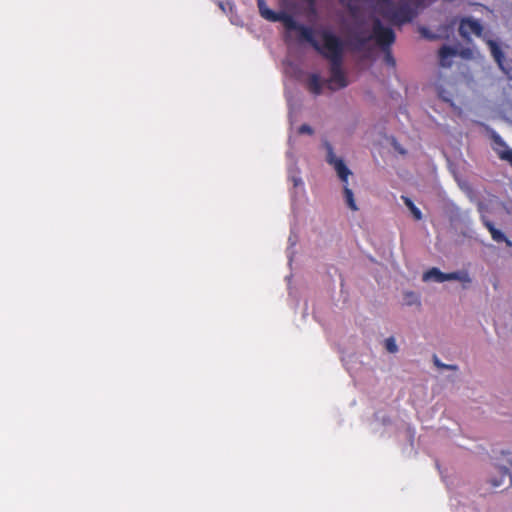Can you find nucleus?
Listing matches in <instances>:
<instances>
[{
	"label": "nucleus",
	"mask_w": 512,
	"mask_h": 512,
	"mask_svg": "<svg viewBox=\"0 0 512 512\" xmlns=\"http://www.w3.org/2000/svg\"><path fill=\"white\" fill-rule=\"evenodd\" d=\"M327 50L321 54L330 62V77L327 80L331 90L342 89L348 86L346 75L343 71L344 42L341 38L330 37L327 39Z\"/></svg>",
	"instance_id": "obj_1"
},
{
	"label": "nucleus",
	"mask_w": 512,
	"mask_h": 512,
	"mask_svg": "<svg viewBox=\"0 0 512 512\" xmlns=\"http://www.w3.org/2000/svg\"><path fill=\"white\" fill-rule=\"evenodd\" d=\"M324 146L327 151L326 161L336 171L339 179L343 183V195L346 205L352 210L357 211L358 206L354 199L353 191L348 187V177L352 174L351 170L346 166L343 159L338 158L333 150L332 145L326 141Z\"/></svg>",
	"instance_id": "obj_2"
},
{
	"label": "nucleus",
	"mask_w": 512,
	"mask_h": 512,
	"mask_svg": "<svg viewBox=\"0 0 512 512\" xmlns=\"http://www.w3.org/2000/svg\"><path fill=\"white\" fill-rule=\"evenodd\" d=\"M296 31L299 33L300 38L308 42L313 47V49L320 55L327 50L326 45L328 38H340L330 30L323 29L318 32V35L322 39V43H319L314 37V31L312 28L300 24Z\"/></svg>",
	"instance_id": "obj_3"
},
{
	"label": "nucleus",
	"mask_w": 512,
	"mask_h": 512,
	"mask_svg": "<svg viewBox=\"0 0 512 512\" xmlns=\"http://www.w3.org/2000/svg\"><path fill=\"white\" fill-rule=\"evenodd\" d=\"M372 38L382 50H386L395 42V33L392 28L383 26L379 19H375L372 28Z\"/></svg>",
	"instance_id": "obj_4"
},
{
	"label": "nucleus",
	"mask_w": 512,
	"mask_h": 512,
	"mask_svg": "<svg viewBox=\"0 0 512 512\" xmlns=\"http://www.w3.org/2000/svg\"><path fill=\"white\" fill-rule=\"evenodd\" d=\"M491 139L493 142V150L499 159L508 162L512 166V149L509 148L502 137L496 132H492Z\"/></svg>",
	"instance_id": "obj_5"
},
{
	"label": "nucleus",
	"mask_w": 512,
	"mask_h": 512,
	"mask_svg": "<svg viewBox=\"0 0 512 512\" xmlns=\"http://www.w3.org/2000/svg\"><path fill=\"white\" fill-rule=\"evenodd\" d=\"M483 32V26L478 20L471 18H464L461 20L459 25V34L467 39L471 34L481 36Z\"/></svg>",
	"instance_id": "obj_6"
},
{
	"label": "nucleus",
	"mask_w": 512,
	"mask_h": 512,
	"mask_svg": "<svg viewBox=\"0 0 512 512\" xmlns=\"http://www.w3.org/2000/svg\"><path fill=\"white\" fill-rule=\"evenodd\" d=\"M481 221L483 223V225L487 228V230L490 232L491 234V237L492 239L495 241V242H505L507 246L511 247L512 246V242L505 236V234L496 229L493 222L490 221L485 215H481Z\"/></svg>",
	"instance_id": "obj_7"
},
{
	"label": "nucleus",
	"mask_w": 512,
	"mask_h": 512,
	"mask_svg": "<svg viewBox=\"0 0 512 512\" xmlns=\"http://www.w3.org/2000/svg\"><path fill=\"white\" fill-rule=\"evenodd\" d=\"M323 82L317 73H312L306 82L307 90L314 96H318L322 93Z\"/></svg>",
	"instance_id": "obj_8"
},
{
	"label": "nucleus",
	"mask_w": 512,
	"mask_h": 512,
	"mask_svg": "<svg viewBox=\"0 0 512 512\" xmlns=\"http://www.w3.org/2000/svg\"><path fill=\"white\" fill-rule=\"evenodd\" d=\"M457 54V50L450 46H442L439 50V63L442 67L451 66V58Z\"/></svg>",
	"instance_id": "obj_9"
},
{
	"label": "nucleus",
	"mask_w": 512,
	"mask_h": 512,
	"mask_svg": "<svg viewBox=\"0 0 512 512\" xmlns=\"http://www.w3.org/2000/svg\"><path fill=\"white\" fill-rule=\"evenodd\" d=\"M272 22H281L284 25V27L290 31L297 30V28L300 25L299 23H297L295 21L293 16H291L287 13H284V12H277V14Z\"/></svg>",
	"instance_id": "obj_10"
},
{
	"label": "nucleus",
	"mask_w": 512,
	"mask_h": 512,
	"mask_svg": "<svg viewBox=\"0 0 512 512\" xmlns=\"http://www.w3.org/2000/svg\"><path fill=\"white\" fill-rule=\"evenodd\" d=\"M393 20L399 23H406L412 20V11L406 4L397 8L392 15Z\"/></svg>",
	"instance_id": "obj_11"
},
{
	"label": "nucleus",
	"mask_w": 512,
	"mask_h": 512,
	"mask_svg": "<svg viewBox=\"0 0 512 512\" xmlns=\"http://www.w3.org/2000/svg\"><path fill=\"white\" fill-rule=\"evenodd\" d=\"M257 7L261 17L268 21H273L277 12L268 8L265 0H257Z\"/></svg>",
	"instance_id": "obj_12"
},
{
	"label": "nucleus",
	"mask_w": 512,
	"mask_h": 512,
	"mask_svg": "<svg viewBox=\"0 0 512 512\" xmlns=\"http://www.w3.org/2000/svg\"><path fill=\"white\" fill-rule=\"evenodd\" d=\"M488 46L490 48L491 55L493 56L494 60L499 64V66H502V62L504 59V53L501 49V47L498 45L497 42L493 40L488 41Z\"/></svg>",
	"instance_id": "obj_13"
},
{
	"label": "nucleus",
	"mask_w": 512,
	"mask_h": 512,
	"mask_svg": "<svg viewBox=\"0 0 512 512\" xmlns=\"http://www.w3.org/2000/svg\"><path fill=\"white\" fill-rule=\"evenodd\" d=\"M401 199L403 200V202L406 205V207L410 210V212L413 215L414 219L418 220V221L421 220L422 219V212H421V210L418 207H416V205L413 203V201L409 197L404 196V195L401 196Z\"/></svg>",
	"instance_id": "obj_14"
},
{
	"label": "nucleus",
	"mask_w": 512,
	"mask_h": 512,
	"mask_svg": "<svg viewBox=\"0 0 512 512\" xmlns=\"http://www.w3.org/2000/svg\"><path fill=\"white\" fill-rule=\"evenodd\" d=\"M445 273L441 272L438 268H431L423 275V280L428 281L433 279L436 282H444Z\"/></svg>",
	"instance_id": "obj_15"
},
{
	"label": "nucleus",
	"mask_w": 512,
	"mask_h": 512,
	"mask_svg": "<svg viewBox=\"0 0 512 512\" xmlns=\"http://www.w3.org/2000/svg\"><path fill=\"white\" fill-rule=\"evenodd\" d=\"M447 280L469 281V277L466 273L462 274L460 272H451V273H445L444 281H447Z\"/></svg>",
	"instance_id": "obj_16"
},
{
	"label": "nucleus",
	"mask_w": 512,
	"mask_h": 512,
	"mask_svg": "<svg viewBox=\"0 0 512 512\" xmlns=\"http://www.w3.org/2000/svg\"><path fill=\"white\" fill-rule=\"evenodd\" d=\"M385 348L390 353H396L398 351L397 344L393 337H389L385 340Z\"/></svg>",
	"instance_id": "obj_17"
},
{
	"label": "nucleus",
	"mask_w": 512,
	"mask_h": 512,
	"mask_svg": "<svg viewBox=\"0 0 512 512\" xmlns=\"http://www.w3.org/2000/svg\"><path fill=\"white\" fill-rule=\"evenodd\" d=\"M433 361H434V364L438 367V368H441V369H452V370H455L457 367L454 366V365H446L444 363H442L438 357L436 355L433 356Z\"/></svg>",
	"instance_id": "obj_18"
},
{
	"label": "nucleus",
	"mask_w": 512,
	"mask_h": 512,
	"mask_svg": "<svg viewBox=\"0 0 512 512\" xmlns=\"http://www.w3.org/2000/svg\"><path fill=\"white\" fill-rule=\"evenodd\" d=\"M384 51H385V57H384V58H385V62H386L388 65H390V66L394 67V66H395V64H396V62H395V59H394L393 55H392V54H391V52H390V48H388V49H386V50H384Z\"/></svg>",
	"instance_id": "obj_19"
},
{
	"label": "nucleus",
	"mask_w": 512,
	"mask_h": 512,
	"mask_svg": "<svg viewBox=\"0 0 512 512\" xmlns=\"http://www.w3.org/2000/svg\"><path fill=\"white\" fill-rule=\"evenodd\" d=\"M299 133L300 134H313V129L307 125V124H303L299 127Z\"/></svg>",
	"instance_id": "obj_20"
},
{
	"label": "nucleus",
	"mask_w": 512,
	"mask_h": 512,
	"mask_svg": "<svg viewBox=\"0 0 512 512\" xmlns=\"http://www.w3.org/2000/svg\"><path fill=\"white\" fill-rule=\"evenodd\" d=\"M356 39H357L358 43L361 46H363V45L367 44L372 39V36H368V37L359 36Z\"/></svg>",
	"instance_id": "obj_21"
},
{
	"label": "nucleus",
	"mask_w": 512,
	"mask_h": 512,
	"mask_svg": "<svg viewBox=\"0 0 512 512\" xmlns=\"http://www.w3.org/2000/svg\"><path fill=\"white\" fill-rule=\"evenodd\" d=\"M421 33H422V35L424 37H426L428 39H435L436 38V36L433 35V34H430L426 28H421Z\"/></svg>",
	"instance_id": "obj_22"
},
{
	"label": "nucleus",
	"mask_w": 512,
	"mask_h": 512,
	"mask_svg": "<svg viewBox=\"0 0 512 512\" xmlns=\"http://www.w3.org/2000/svg\"><path fill=\"white\" fill-rule=\"evenodd\" d=\"M501 477L504 478L506 476H510L509 470L505 467L500 469Z\"/></svg>",
	"instance_id": "obj_23"
},
{
	"label": "nucleus",
	"mask_w": 512,
	"mask_h": 512,
	"mask_svg": "<svg viewBox=\"0 0 512 512\" xmlns=\"http://www.w3.org/2000/svg\"><path fill=\"white\" fill-rule=\"evenodd\" d=\"M501 484H502V480H500V481H492V485L494 487H499Z\"/></svg>",
	"instance_id": "obj_24"
}]
</instances>
